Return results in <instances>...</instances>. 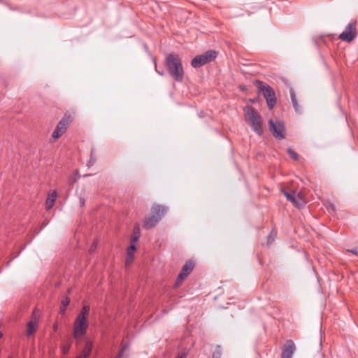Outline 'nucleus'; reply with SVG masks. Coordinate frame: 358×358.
I'll return each instance as SVG.
<instances>
[{"instance_id":"473e14b6","label":"nucleus","mask_w":358,"mask_h":358,"mask_svg":"<svg viewBox=\"0 0 358 358\" xmlns=\"http://www.w3.org/2000/svg\"><path fill=\"white\" fill-rule=\"evenodd\" d=\"M329 208L331 210V211H332V212H334L335 208H334V206H333V205H330V206H329Z\"/></svg>"},{"instance_id":"9b49d317","label":"nucleus","mask_w":358,"mask_h":358,"mask_svg":"<svg viewBox=\"0 0 358 358\" xmlns=\"http://www.w3.org/2000/svg\"><path fill=\"white\" fill-rule=\"evenodd\" d=\"M295 344L292 340L287 341L282 353L281 358H292L295 351Z\"/></svg>"},{"instance_id":"6e6552de","label":"nucleus","mask_w":358,"mask_h":358,"mask_svg":"<svg viewBox=\"0 0 358 358\" xmlns=\"http://www.w3.org/2000/svg\"><path fill=\"white\" fill-rule=\"evenodd\" d=\"M268 124L271 132L275 138L283 139L285 138V128L282 122L270 120Z\"/></svg>"},{"instance_id":"20e7f679","label":"nucleus","mask_w":358,"mask_h":358,"mask_svg":"<svg viewBox=\"0 0 358 358\" xmlns=\"http://www.w3.org/2000/svg\"><path fill=\"white\" fill-rule=\"evenodd\" d=\"M256 86L259 91L262 92L264 98L266 100L268 108L271 110L273 109L276 103V98L275 92L272 87L262 81H257L256 83Z\"/></svg>"},{"instance_id":"f257e3e1","label":"nucleus","mask_w":358,"mask_h":358,"mask_svg":"<svg viewBox=\"0 0 358 358\" xmlns=\"http://www.w3.org/2000/svg\"><path fill=\"white\" fill-rule=\"evenodd\" d=\"M166 65L169 73L176 81H182L184 78V70L180 57L173 53L166 57Z\"/></svg>"},{"instance_id":"412c9836","label":"nucleus","mask_w":358,"mask_h":358,"mask_svg":"<svg viewBox=\"0 0 358 358\" xmlns=\"http://www.w3.org/2000/svg\"><path fill=\"white\" fill-rule=\"evenodd\" d=\"M275 236H276V233L272 231L268 237V243L271 244L274 241Z\"/></svg>"},{"instance_id":"dca6fc26","label":"nucleus","mask_w":358,"mask_h":358,"mask_svg":"<svg viewBox=\"0 0 358 358\" xmlns=\"http://www.w3.org/2000/svg\"><path fill=\"white\" fill-rule=\"evenodd\" d=\"M140 236H141L140 228H139L138 226H136L134 228L131 243H134V244H136L138 242V239L140 238Z\"/></svg>"},{"instance_id":"5701e85b","label":"nucleus","mask_w":358,"mask_h":358,"mask_svg":"<svg viewBox=\"0 0 358 358\" xmlns=\"http://www.w3.org/2000/svg\"><path fill=\"white\" fill-rule=\"evenodd\" d=\"M133 259H134V257L127 256V257L125 259V266H130L133 262Z\"/></svg>"},{"instance_id":"72a5a7b5","label":"nucleus","mask_w":358,"mask_h":358,"mask_svg":"<svg viewBox=\"0 0 358 358\" xmlns=\"http://www.w3.org/2000/svg\"><path fill=\"white\" fill-rule=\"evenodd\" d=\"M66 308H64V306H62V307L61 308V312H62V313H64V312H65V310H66Z\"/></svg>"},{"instance_id":"e433bc0d","label":"nucleus","mask_w":358,"mask_h":358,"mask_svg":"<svg viewBox=\"0 0 358 358\" xmlns=\"http://www.w3.org/2000/svg\"><path fill=\"white\" fill-rule=\"evenodd\" d=\"M15 257L12 258L9 262H8V265L10 264V262L14 259Z\"/></svg>"},{"instance_id":"2eb2a0df","label":"nucleus","mask_w":358,"mask_h":358,"mask_svg":"<svg viewBox=\"0 0 358 358\" xmlns=\"http://www.w3.org/2000/svg\"><path fill=\"white\" fill-rule=\"evenodd\" d=\"M37 324H38L37 321L36 320H31L28 323V328H27V336H30L34 332L36 331V327H37Z\"/></svg>"},{"instance_id":"a878e982","label":"nucleus","mask_w":358,"mask_h":358,"mask_svg":"<svg viewBox=\"0 0 358 358\" xmlns=\"http://www.w3.org/2000/svg\"><path fill=\"white\" fill-rule=\"evenodd\" d=\"M70 300L68 298H65L62 301V305L64 308H66V306L69 304Z\"/></svg>"},{"instance_id":"4be33fe9","label":"nucleus","mask_w":358,"mask_h":358,"mask_svg":"<svg viewBox=\"0 0 358 358\" xmlns=\"http://www.w3.org/2000/svg\"><path fill=\"white\" fill-rule=\"evenodd\" d=\"M96 162V158L94 157V156L93 155L92 152L91 153V155H90V160L88 162V166H93L94 164Z\"/></svg>"},{"instance_id":"ddd939ff","label":"nucleus","mask_w":358,"mask_h":358,"mask_svg":"<svg viewBox=\"0 0 358 358\" xmlns=\"http://www.w3.org/2000/svg\"><path fill=\"white\" fill-rule=\"evenodd\" d=\"M57 196V194L56 191H53L48 194V198L45 202V207L48 210L50 209L53 206Z\"/></svg>"},{"instance_id":"6ab92c4d","label":"nucleus","mask_w":358,"mask_h":358,"mask_svg":"<svg viewBox=\"0 0 358 358\" xmlns=\"http://www.w3.org/2000/svg\"><path fill=\"white\" fill-rule=\"evenodd\" d=\"M135 251H136V244L131 243L130 246L127 248V256L134 257Z\"/></svg>"},{"instance_id":"ea45409f","label":"nucleus","mask_w":358,"mask_h":358,"mask_svg":"<svg viewBox=\"0 0 358 358\" xmlns=\"http://www.w3.org/2000/svg\"><path fill=\"white\" fill-rule=\"evenodd\" d=\"M77 358H80V357H77Z\"/></svg>"},{"instance_id":"7c9ffc66","label":"nucleus","mask_w":358,"mask_h":358,"mask_svg":"<svg viewBox=\"0 0 358 358\" xmlns=\"http://www.w3.org/2000/svg\"><path fill=\"white\" fill-rule=\"evenodd\" d=\"M76 178H74L73 177H71L69 178V183H73V182H76Z\"/></svg>"},{"instance_id":"a211bd4d","label":"nucleus","mask_w":358,"mask_h":358,"mask_svg":"<svg viewBox=\"0 0 358 358\" xmlns=\"http://www.w3.org/2000/svg\"><path fill=\"white\" fill-rule=\"evenodd\" d=\"M290 96H291V100H292V104H293V106H294L295 110L299 111V106L297 103L295 92H294L293 90H290Z\"/></svg>"},{"instance_id":"7ed1b4c3","label":"nucleus","mask_w":358,"mask_h":358,"mask_svg":"<svg viewBox=\"0 0 358 358\" xmlns=\"http://www.w3.org/2000/svg\"><path fill=\"white\" fill-rule=\"evenodd\" d=\"M168 208L163 206L154 205L150 211L149 216L145 217L143 227L146 229H150L155 227L166 214Z\"/></svg>"},{"instance_id":"4c0bfd02","label":"nucleus","mask_w":358,"mask_h":358,"mask_svg":"<svg viewBox=\"0 0 358 358\" xmlns=\"http://www.w3.org/2000/svg\"><path fill=\"white\" fill-rule=\"evenodd\" d=\"M158 73L161 76H163V73L162 72H158Z\"/></svg>"},{"instance_id":"cd10ccee","label":"nucleus","mask_w":358,"mask_h":358,"mask_svg":"<svg viewBox=\"0 0 358 358\" xmlns=\"http://www.w3.org/2000/svg\"><path fill=\"white\" fill-rule=\"evenodd\" d=\"M348 252H349L355 255L358 256V247H356L353 249L349 250H348Z\"/></svg>"},{"instance_id":"393cba45","label":"nucleus","mask_w":358,"mask_h":358,"mask_svg":"<svg viewBox=\"0 0 358 358\" xmlns=\"http://www.w3.org/2000/svg\"><path fill=\"white\" fill-rule=\"evenodd\" d=\"M127 346H124L121 351L118 353V355L116 356V358H122L123 357V353L124 352L127 350Z\"/></svg>"},{"instance_id":"c756f323","label":"nucleus","mask_w":358,"mask_h":358,"mask_svg":"<svg viewBox=\"0 0 358 358\" xmlns=\"http://www.w3.org/2000/svg\"><path fill=\"white\" fill-rule=\"evenodd\" d=\"M187 355L185 353L179 354L176 358H186Z\"/></svg>"},{"instance_id":"c85d7f7f","label":"nucleus","mask_w":358,"mask_h":358,"mask_svg":"<svg viewBox=\"0 0 358 358\" xmlns=\"http://www.w3.org/2000/svg\"><path fill=\"white\" fill-rule=\"evenodd\" d=\"M96 243L95 242H94L90 248V253L93 252L94 250L96 249Z\"/></svg>"},{"instance_id":"b1692460","label":"nucleus","mask_w":358,"mask_h":358,"mask_svg":"<svg viewBox=\"0 0 358 358\" xmlns=\"http://www.w3.org/2000/svg\"><path fill=\"white\" fill-rule=\"evenodd\" d=\"M127 346H124L121 351L118 353V355L116 356V358H122L123 357V353L124 352L127 350Z\"/></svg>"},{"instance_id":"2f4dec72","label":"nucleus","mask_w":358,"mask_h":358,"mask_svg":"<svg viewBox=\"0 0 358 358\" xmlns=\"http://www.w3.org/2000/svg\"><path fill=\"white\" fill-rule=\"evenodd\" d=\"M213 358H220V355L218 353L217 354H213Z\"/></svg>"},{"instance_id":"58836bf2","label":"nucleus","mask_w":358,"mask_h":358,"mask_svg":"<svg viewBox=\"0 0 358 358\" xmlns=\"http://www.w3.org/2000/svg\"><path fill=\"white\" fill-rule=\"evenodd\" d=\"M2 337V334L0 332V338Z\"/></svg>"},{"instance_id":"423d86ee","label":"nucleus","mask_w":358,"mask_h":358,"mask_svg":"<svg viewBox=\"0 0 358 358\" xmlns=\"http://www.w3.org/2000/svg\"><path fill=\"white\" fill-rule=\"evenodd\" d=\"M87 320L77 317L73 324V337L78 339L85 336L87 333Z\"/></svg>"},{"instance_id":"f704fd0d","label":"nucleus","mask_w":358,"mask_h":358,"mask_svg":"<svg viewBox=\"0 0 358 358\" xmlns=\"http://www.w3.org/2000/svg\"><path fill=\"white\" fill-rule=\"evenodd\" d=\"M53 329H54V331H57V324H55L53 325Z\"/></svg>"},{"instance_id":"0eeeda50","label":"nucleus","mask_w":358,"mask_h":358,"mask_svg":"<svg viewBox=\"0 0 358 358\" xmlns=\"http://www.w3.org/2000/svg\"><path fill=\"white\" fill-rule=\"evenodd\" d=\"M283 194L287 199L298 208H303L305 206L306 201L303 193H297L295 191L289 193L284 191Z\"/></svg>"},{"instance_id":"39448f33","label":"nucleus","mask_w":358,"mask_h":358,"mask_svg":"<svg viewBox=\"0 0 358 358\" xmlns=\"http://www.w3.org/2000/svg\"><path fill=\"white\" fill-rule=\"evenodd\" d=\"M217 57V52L213 50H208L204 54L195 57L191 62V65L194 68H199L206 64L212 62Z\"/></svg>"},{"instance_id":"bb28decb","label":"nucleus","mask_w":358,"mask_h":358,"mask_svg":"<svg viewBox=\"0 0 358 358\" xmlns=\"http://www.w3.org/2000/svg\"><path fill=\"white\" fill-rule=\"evenodd\" d=\"M70 350V345H66L62 347V352L64 354H66L69 352Z\"/></svg>"},{"instance_id":"f8f14e48","label":"nucleus","mask_w":358,"mask_h":358,"mask_svg":"<svg viewBox=\"0 0 358 358\" xmlns=\"http://www.w3.org/2000/svg\"><path fill=\"white\" fill-rule=\"evenodd\" d=\"M194 266V263L191 261L186 262L183 266L181 272L178 275V281L183 280L192 272Z\"/></svg>"},{"instance_id":"f3484780","label":"nucleus","mask_w":358,"mask_h":358,"mask_svg":"<svg viewBox=\"0 0 358 358\" xmlns=\"http://www.w3.org/2000/svg\"><path fill=\"white\" fill-rule=\"evenodd\" d=\"M90 308V306L85 305L83 307L80 313L77 316L78 317L83 318V319H87V315L89 314Z\"/></svg>"},{"instance_id":"1a4fd4ad","label":"nucleus","mask_w":358,"mask_h":358,"mask_svg":"<svg viewBox=\"0 0 358 358\" xmlns=\"http://www.w3.org/2000/svg\"><path fill=\"white\" fill-rule=\"evenodd\" d=\"M355 27V22H350L345 30L340 34L339 38L343 41L351 42L356 36Z\"/></svg>"},{"instance_id":"f03ea898","label":"nucleus","mask_w":358,"mask_h":358,"mask_svg":"<svg viewBox=\"0 0 358 358\" xmlns=\"http://www.w3.org/2000/svg\"><path fill=\"white\" fill-rule=\"evenodd\" d=\"M245 119L250 122L252 130L261 135L263 133L262 117L259 113L251 106L244 108Z\"/></svg>"},{"instance_id":"9d476101","label":"nucleus","mask_w":358,"mask_h":358,"mask_svg":"<svg viewBox=\"0 0 358 358\" xmlns=\"http://www.w3.org/2000/svg\"><path fill=\"white\" fill-rule=\"evenodd\" d=\"M70 123L69 117H64L58 123L56 129L52 133V138L54 139H57L61 136H62L63 134L65 133V131L67 129V127Z\"/></svg>"},{"instance_id":"4468645a","label":"nucleus","mask_w":358,"mask_h":358,"mask_svg":"<svg viewBox=\"0 0 358 358\" xmlns=\"http://www.w3.org/2000/svg\"><path fill=\"white\" fill-rule=\"evenodd\" d=\"M92 348V343L90 341H87L85 343V347L83 350V351L80 353V355L78 357L80 358H86L91 353Z\"/></svg>"},{"instance_id":"c9c22d12","label":"nucleus","mask_w":358,"mask_h":358,"mask_svg":"<svg viewBox=\"0 0 358 358\" xmlns=\"http://www.w3.org/2000/svg\"><path fill=\"white\" fill-rule=\"evenodd\" d=\"M80 203H81V205H83L84 204V201L83 199H80Z\"/></svg>"},{"instance_id":"aec40b11","label":"nucleus","mask_w":358,"mask_h":358,"mask_svg":"<svg viewBox=\"0 0 358 358\" xmlns=\"http://www.w3.org/2000/svg\"><path fill=\"white\" fill-rule=\"evenodd\" d=\"M287 152H288L289 157L291 158H292L294 160H296L298 159L297 153L292 148H288Z\"/></svg>"}]
</instances>
